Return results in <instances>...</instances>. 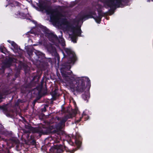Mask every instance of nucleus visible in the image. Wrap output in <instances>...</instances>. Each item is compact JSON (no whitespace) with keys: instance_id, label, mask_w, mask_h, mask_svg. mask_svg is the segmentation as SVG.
Returning a JSON list of instances; mask_svg holds the SVG:
<instances>
[{"instance_id":"nucleus-6","label":"nucleus","mask_w":153,"mask_h":153,"mask_svg":"<svg viewBox=\"0 0 153 153\" xmlns=\"http://www.w3.org/2000/svg\"><path fill=\"white\" fill-rule=\"evenodd\" d=\"M78 111L77 108H75L74 110L73 114H69L65 116L59 118L56 117L55 119H53L52 120H55L56 122L52 123L50 126L52 128H56L57 130H59L62 129L65 126V123L67 120L69 118H72L75 114L77 113Z\"/></svg>"},{"instance_id":"nucleus-21","label":"nucleus","mask_w":153,"mask_h":153,"mask_svg":"<svg viewBox=\"0 0 153 153\" xmlns=\"http://www.w3.org/2000/svg\"><path fill=\"white\" fill-rule=\"evenodd\" d=\"M151 1H153V0H151ZM147 2H150V0H147Z\"/></svg>"},{"instance_id":"nucleus-24","label":"nucleus","mask_w":153,"mask_h":153,"mask_svg":"<svg viewBox=\"0 0 153 153\" xmlns=\"http://www.w3.org/2000/svg\"><path fill=\"white\" fill-rule=\"evenodd\" d=\"M1 125V124H0V125Z\"/></svg>"},{"instance_id":"nucleus-5","label":"nucleus","mask_w":153,"mask_h":153,"mask_svg":"<svg viewBox=\"0 0 153 153\" xmlns=\"http://www.w3.org/2000/svg\"><path fill=\"white\" fill-rule=\"evenodd\" d=\"M102 7V6L99 5V4H97L95 6V7L98 10V16H96V13L94 12L90 13V16L89 17H87L84 14H82L81 13L79 14L76 18V23L78 24L83 20H85L89 18H92L95 19L97 22L99 24L100 23L101 18L106 14L105 13L103 12L102 11H100V10L101 9Z\"/></svg>"},{"instance_id":"nucleus-7","label":"nucleus","mask_w":153,"mask_h":153,"mask_svg":"<svg viewBox=\"0 0 153 153\" xmlns=\"http://www.w3.org/2000/svg\"><path fill=\"white\" fill-rule=\"evenodd\" d=\"M127 0H100L104 7L112 9L116 7H123L126 5Z\"/></svg>"},{"instance_id":"nucleus-11","label":"nucleus","mask_w":153,"mask_h":153,"mask_svg":"<svg viewBox=\"0 0 153 153\" xmlns=\"http://www.w3.org/2000/svg\"><path fill=\"white\" fill-rule=\"evenodd\" d=\"M46 48L49 53H51L52 55L56 56L57 54L56 48L52 44H49L46 47Z\"/></svg>"},{"instance_id":"nucleus-12","label":"nucleus","mask_w":153,"mask_h":153,"mask_svg":"<svg viewBox=\"0 0 153 153\" xmlns=\"http://www.w3.org/2000/svg\"><path fill=\"white\" fill-rule=\"evenodd\" d=\"M7 42L10 43L12 46L11 49L14 52L16 53L18 51V50L20 49L18 45L13 41L10 40H7Z\"/></svg>"},{"instance_id":"nucleus-3","label":"nucleus","mask_w":153,"mask_h":153,"mask_svg":"<svg viewBox=\"0 0 153 153\" xmlns=\"http://www.w3.org/2000/svg\"><path fill=\"white\" fill-rule=\"evenodd\" d=\"M36 30L33 32L30 30L24 35L25 37L29 38L28 42H32V39L34 36L37 35L42 37L44 34L47 37L49 40L54 44L57 48H59V44H60L62 47L65 45V42L62 36L59 37V39L55 34L51 33L47 28L40 24L37 25L35 29Z\"/></svg>"},{"instance_id":"nucleus-18","label":"nucleus","mask_w":153,"mask_h":153,"mask_svg":"<svg viewBox=\"0 0 153 153\" xmlns=\"http://www.w3.org/2000/svg\"><path fill=\"white\" fill-rule=\"evenodd\" d=\"M35 51H34L35 53L37 55H40L41 54V53L38 51H36L34 50Z\"/></svg>"},{"instance_id":"nucleus-22","label":"nucleus","mask_w":153,"mask_h":153,"mask_svg":"<svg viewBox=\"0 0 153 153\" xmlns=\"http://www.w3.org/2000/svg\"><path fill=\"white\" fill-rule=\"evenodd\" d=\"M28 2L29 3H31L32 2V1L30 0V1H28Z\"/></svg>"},{"instance_id":"nucleus-20","label":"nucleus","mask_w":153,"mask_h":153,"mask_svg":"<svg viewBox=\"0 0 153 153\" xmlns=\"http://www.w3.org/2000/svg\"><path fill=\"white\" fill-rule=\"evenodd\" d=\"M75 151V150H71V151H70V153H74V152Z\"/></svg>"},{"instance_id":"nucleus-13","label":"nucleus","mask_w":153,"mask_h":153,"mask_svg":"<svg viewBox=\"0 0 153 153\" xmlns=\"http://www.w3.org/2000/svg\"><path fill=\"white\" fill-rule=\"evenodd\" d=\"M81 139L79 134L76 133L74 139V141L77 147H79L81 145Z\"/></svg>"},{"instance_id":"nucleus-2","label":"nucleus","mask_w":153,"mask_h":153,"mask_svg":"<svg viewBox=\"0 0 153 153\" xmlns=\"http://www.w3.org/2000/svg\"><path fill=\"white\" fill-rule=\"evenodd\" d=\"M64 82L67 87L72 92L75 91L82 92L85 88V82H86V86L89 89L91 86L90 79L87 77H78L71 72L62 73Z\"/></svg>"},{"instance_id":"nucleus-1","label":"nucleus","mask_w":153,"mask_h":153,"mask_svg":"<svg viewBox=\"0 0 153 153\" xmlns=\"http://www.w3.org/2000/svg\"><path fill=\"white\" fill-rule=\"evenodd\" d=\"M39 7L42 11H45L47 14L50 15V20L54 25L65 30L68 34L69 40L74 43L76 42L77 36H82L80 27L70 26L65 16L54 11L46 4H40Z\"/></svg>"},{"instance_id":"nucleus-4","label":"nucleus","mask_w":153,"mask_h":153,"mask_svg":"<svg viewBox=\"0 0 153 153\" xmlns=\"http://www.w3.org/2000/svg\"><path fill=\"white\" fill-rule=\"evenodd\" d=\"M7 0L9 4V6L12 7V10L15 11L13 15L14 17L22 19H31V17L27 13V10L25 7L18 2L13 1L11 4V0Z\"/></svg>"},{"instance_id":"nucleus-19","label":"nucleus","mask_w":153,"mask_h":153,"mask_svg":"<svg viewBox=\"0 0 153 153\" xmlns=\"http://www.w3.org/2000/svg\"><path fill=\"white\" fill-rule=\"evenodd\" d=\"M33 52V51H32V50H31L30 51H27V53L30 56Z\"/></svg>"},{"instance_id":"nucleus-17","label":"nucleus","mask_w":153,"mask_h":153,"mask_svg":"<svg viewBox=\"0 0 153 153\" xmlns=\"http://www.w3.org/2000/svg\"><path fill=\"white\" fill-rule=\"evenodd\" d=\"M35 130L36 132L39 133L40 134H43L44 133L42 130L41 128H36L35 129Z\"/></svg>"},{"instance_id":"nucleus-16","label":"nucleus","mask_w":153,"mask_h":153,"mask_svg":"<svg viewBox=\"0 0 153 153\" xmlns=\"http://www.w3.org/2000/svg\"><path fill=\"white\" fill-rule=\"evenodd\" d=\"M90 95L89 91H88L82 95V98L85 100H86L87 102L88 101V100L90 98Z\"/></svg>"},{"instance_id":"nucleus-9","label":"nucleus","mask_w":153,"mask_h":153,"mask_svg":"<svg viewBox=\"0 0 153 153\" xmlns=\"http://www.w3.org/2000/svg\"><path fill=\"white\" fill-rule=\"evenodd\" d=\"M60 137L59 135L58 136H56L52 138V137H49L45 139L46 143L48 142V143L53 144L54 143H58L60 142Z\"/></svg>"},{"instance_id":"nucleus-10","label":"nucleus","mask_w":153,"mask_h":153,"mask_svg":"<svg viewBox=\"0 0 153 153\" xmlns=\"http://www.w3.org/2000/svg\"><path fill=\"white\" fill-rule=\"evenodd\" d=\"M62 149V145H54L50 149L51 153H60Z\"/></svg>"},{"instance_id":"nucleus-8","label":"nucleus","mask_w":153,"mask_h":153,"mask_svg":"<svg viewBox=\"0 0 153 153\" xmlns=\"http://www.w3.org/2000/svg\"><path fill=\"white\" fill-rule=\"evenodd\" d=\"M64 57L67 56L68 61L67 63L68 67L67 68L70 69L71 68V64L73 65L76 60V57L74 52L71 49L65 48L64 51H62Z\"/></svg>"},{"instance_id":"nucleus-23","label":"nucleus","mask_w":153,"mask_h":153,"mask_svg":"<svg viewBox=\"0 0 153 153\" xmlns=\"http://www.w3.org/2000/svg\"><path fill=\"white\" fill-rule=\"evenodd\" d=\"M34 23H35V24H36V23H36V22H34Z\"/></svg>"},{"instance_id":"nucleus-15","label":"nucleus","mask_w":153,"mask_h":153,"mask_svg":"<svg viewBox=\"0 0 153 153\" xmlns=\"http://www.w3.org/2000/svg\"><path fill=\"white\" fill-rule=\"evenodd\" d=\"M87 110H85L83 111L82 114V117H79V119H76L75 120V123H77L80 122L82 117H84V116H85L86 117H85V120H87L89 118V117L88 116L86 115L87 114Z\"/></svg>"},{"instance_id":"nucleus-14","label":"nucleus","mask_w":153,"mask_h":153,"mask_svg":"<svg viewBox=\"0 0 153 153\" xmlns=\"http://www.w3.org/2000/svg\"><path fill=\"white\" fill-rule=\"evenodd\" d=\"M16 61V60L15 59L10 58L8 61L5 62L4 65V66L6 68L9 67L11 65H13V63H14Z\"/></svg>"}]
</instances>
